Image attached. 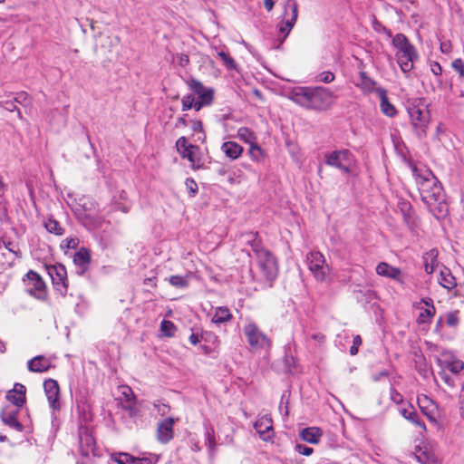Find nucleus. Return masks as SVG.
Segmentation results:
<instances>
[{"mask_svg": "<svg viewBox=\"0 0 464 464\" xmlns=\"http://www.w3.org/2000/svg\"><path fill=\"white\" fill-rule=\"evenodd\" d=\"M295 451L304 456H310L314 452V449L304 444L296 443L295 446Z\"/></svg>", "mask_w": 464, "mask_h": 464, "instance_id": "nucleus-53", "label": "nucleus"}, {"mask_svg": "<svg viewBox=\"0 0 464 464\" xmlns=\"http://www.w3.org/2000/svg\"><path fill=\"white\" fill-rule=\"evenodd\" d=\"M376 273L381 276H385L395 281L401 282V271L400 268L391 266L386 262H381L376 266Z\"/></svg>", "mask_w": 464, "mask_h": 464, "instance_id": "nucleus-22", "label": "nucleus"}, {"mask_svg": "<svg viewBox=\"0 0 464 464\" xmlns=\"http://www.w3.org/2000/svg\"><path fill=\"white\" fill-rule=\"evenodd\" d=\"M159 458L156 455H150L149 457L137 458V464H156Z\"/></svg>", "mask_w": 464, "mask_h": 464, "instance_id": "nucleus-58", "label": "nucleus"}, {"mask_svg": "<svg viewBox=\"0 0 464 464\" xmlns=\"http://www.w3.org/2000/svg\"><path fill=\"white\" fill-rule=\"evenodd\" d=\"M206 437H207L208 448L210 450H213L216 446L214 435L210 431L208 430L206 433Z\"/></svg>", "mask_w": 464, "mask_h": 464, "instance_id": "nucleus-64", "label": "nucleus"}, {"mask_svg": "<svg viewBox=\"0 0 464 464\" xmlns=\"http://www.w3.org/2000/svg\"><path fill=\"white\" fill-rule=\"evenodd\" d=\"M26 388L22 383H15L14 389L6 393V400L15 406V409H20L25 403Z\"/></svg>", "mask_w": 464, "mask_h": 464, "instance_id": "nucleus-14", "label": "nucleus"}, {"mask_svg": "<svg viewBox=\"0 0 464 464\" xmlns=\"http://www.w3.org/2000/svg\"><path fill=\"white\" fill-rule=\"evenodd\" d=\"M187 84L192 94L184 96L182 99L183 111L194 109L198 111L203 106H208L214 99L213 88H207L201 82L191 77L187 81Z\"/></svg>", "mask_w": 464, "mask_h": 464, "instance_id": "nucleus-3", "label": "nucleus"}, {"mask_svg": "<svg viewBox=\"0 0 464 464\" xmlns=\"http://www.w3.org/2000/svg\"><path fill=\"white\" fill-rule=\"evenodd\" d=\"M44 389L50 407L54 411L59 410L60 388L57 381L53 379L45 380L44 382Z\"/></svg>", "mask_w": 464, "mask_h": 464, "instance_id": "nucleus-13", "label": "nucleus"}, {"mask_svg": "<svg viewBox=\"0 0 464 464\" xmlns=\"http://www.w3.org/2000/svg\"><path fill=\"white\" fill-rule=\"evenodd\" d=\"M451 66L459 73L460 77H464V64L460 58L455 59L452 62Z\"/></svg>", "mask_w": 464, "mask_h": 464, "instance_id": "nucleus-59", "label": "nucleus"}, {"mask_svg": "<svg viewBox=\"0 0 464 464\" xmlns=\"http://www.w3.org/2000/svg\"><path fill=\"white\" fill-rule=\"evenodd\" d=\"M353 161V154L349 150H334L325 155V163L345 172H349Z\"/></svg>", "mask_w": 464, "mask_h": 464, "instance_id": "nucleus-10", "label": "nucleus"}, {"mask_svg": "<svg viewBox=\"0 0 464 464\" xmlns=\"http://www.w3.org/2000/svg\"><path fill=\"white\" fill-rule=\"evenodd\" d=\"M390 393L392 401H393L395 403H400L402 401L401 394L398 392L394 388H391Z\"/></svg>", "mask_w": 464, "mask_h": 464, "instance_id": "nucleus-63", "label": "nucleus"}, {"mask_svg": "<svg viewBox=\"0 0 464 464\" xmlns=\"http://www.w3.org/2000/svg\"><path fill=\"white\" fill-rule=\"evenodd\" d=\"M191 144L188 143V140L185 137H180L178 139L176 142V148L179 152V154L181 156L184 154L188 149H189Z\"/></svg>", "mask_w": 464, "mask_h": 464, "instance_id": "nucleus-48", "label": "nucleus"}, {"mask_svg": "<svg viewBox=\"0 0 464 464\" xmlns=\"http://www.w3.org/2000/svg\"><path fill=\"white\" fill-rule=\"evenodd\" d=\"M254 428L265 441H267L273 435L272 419L268 415L260 417L254 423Z\"/></svg>", "mask_w": 464, "mask_h": 464, "instance_id": "nucleus-17", "label": "nucleus"}, {"mask_svg": "<svg viewBox=\"0 0 464 464\" xmlns=\"http://www.w3.org/2000/svg\"><path fill=\"white\" fill-rule=\"evenodd\" d=\"M401 414L404 419L414 424L415 426L420 428L422 430H426V426L423 420L420 419L417 411L411 404H408L407 407H401L400 409Z\"/></svg>", "mask_w": 464, "mask_h": 464, "instance_id": "nucleus-23", "label": "nucleus"}, {"mask_svg": "<svg viewBox=\"0 0 464 464\" xmlns=\"http://www.w3.org/2000/svg\"><path fill=\"white\" fill-rule=\"evenodd\" d=\"M178 63L181 67H186L189 63V57L185 53H178L177 54Z\"/></svg>", "mask_w": 464, "mask_h": 464, "instance_id": "nucleus-61", "label": "nucleus"}, {"mask_svg": "<svg viewBox=\"0 0 464 464\" xmlns=\"http://www.w3.org/2000/svg\"><path fill=\"white\" fill-rule=\"evenodd\" d=\"M459 311H452L446 314V324L450 327H456L459 324Z\"/></svg>", "mask_w": 464, "mask_h": 464, "instance_id": "nucleus-47", "label": "nucleus"}, {"mask_svg": "<svg viewBox=\"0 0 464 464\" xmlns=\"http://www.w3.org/2000/svg\"><path fill=\"white\" fill-rule=\"evenodd\" d=\"M359 75H360L361 88L364 92H376V89H377V88H375L376 82L373 79H372L371 77H369L365 72H360Z\"/></svg>", "mask_w": 464, "mask_h": 464, "instance_id": "nucleus-30", "label": "nucleus"}, {"mask_svg": "<svg viewBox=\"0 0 464 464\" xmlns=\"http://www.w3.org/2000/svg\"><path fill=\"white\" fill-rule=\"evenodd\" d=\"M332 97V92L324 87L297 86L291 90L289 98L307 109L320 111L324 109Z\"/></svg>", "mask_w": 464, "mask_h": 464, "instance_id": "nucleus-2", "label": "nucleus"}, {"mask_svg": "<svg viewBox=\"0 0 464 464\" xmlns=\"http://www.w3.org/2000/svg\"><path fill=\"white\" fill-rule=\"evenodd\" d=\"M83 441H85V444L88 447L87 450H93L94 440H93V438L91 435L85 434L84 437L81 436V438H80L81 447H82ZM83 454L87 455L88 451L83 452Z\"/></svg>", "mask_w": 464, "mask_h": 464, "instance_id": "nucleus-55", "label": "nucleus"}, {"mask_svg": "<svg viewBox=\"0 0 464 464\" xmlns=\"http://www.w3.org/2000/svg\"><path fill=\"white\" fill-rule=\"evenodd\" d=\"M221 150L231 160H237L243 152V147L235 141H226L221 146Z\"/></svg>", "mask_w": 464, "mask_h": 464, "instance_id": "nucleus-26", "label": "nucleus"}, {"mask_svg": "<svg viewBox=\"0 0 464 464\" xmlns=\"http://www.w3.org/2000/svg\"><path fill=\"white\" fill-rule=\"evenodd\" d=\"M237 136L239 137L240 140H244L246 143H249V145L251 143L256 142L255 133L246 127L239 128L237 130Z\"/></svg>", "mask_w": 464, "mask_h": 464, "instance_id": "nucleus-39", "label": "nucleus"}, {"mask_svg": "<svg viewBox=\"0 0 464 464\" xmlns=\"http://www.w3.org/2000/svg\"><path fill=\"white\" fill-rule=\"evenodd\" d=\"M243 332L251 349L268 350L270 348L271 341L255 323L249 322L245 324Z\"/></svg>", "mask_w": 464, "mask_h": 464, "instance_id": "nucleus-6", "label": "nucleus"}, {"mask_svg": "<svg viewBox=\"0 0 464 464\" xmlns=\"http://www.w3.org/2000/svg\"><path fill=\"white\" fill-rule=\"evenodd\" d=\"M180 157L187 159L191 163L193 169H199L203 167L201 150L197 145H190L189 149Z\"/></svg>", "mask_w": 464, "mask_h": 464, "instance_id": "nucleus-19", "label": "nucleus"}, {"mask_svg": "<svg viewBox=\"0 0 464 464\" xmlns=\"http://www.w3.org/2000/svg\"><path fill=\"white\" fill-rule=\"evenodd\" d=\"M376 93L380 99V106L382 113L386 116H393L396 113V110L388 99L387 91L384 88L379 87L376 89Z\"/></svg>", "mask_w": 464, "mask_h": 464, "instance_id": "nucleus-25", "label": "nucleus"}, {"mask_svg": "<svg viewBox=\"0 0 464 464\" xmlns=\"http://www.w3.org/2000/svg\"><path fill=\"white\" fill-rule=\"evenodd\" d=\"M424 268L428 274H432L435 270V266H437V252L432 249L429 253H427V256H424Z\"/></svg>", "mask_w": 464, "mask_h": 464, "instance_id": "nucleus-31", "label": "nucleus"}, {"mask_svg": "<svg viewBox=\"0 0 464 464\" xmlns=\"http://www.w3.org/2000/svg\"><path fill=\"white\" fill-rule=\"evenodd\" d=\"M410 168L420 198L430 212L438 219L446 217L449 208L440 180L425 166L418 167L413 163H410Z\"/></svg>", "mask_w": 464, "mask_h": 464, "instance_id": "nucleus-1", "label": "nucleus"}, {"mask_svg": "<svg viewBox=\"0 0 464 464\" xmlns=\"http://www.w3.org/2000/svg\"><path fill=\"white\" fill-rule=\"evenodd\" d=\"M321 435L322 432L320 429L316 427L304 428L299 433V436L303 440L311 444H317Z\"/></svg>", "mask_w": 464, "mask_h": 464, "instance_id": "nucleus-27", "label": "nucleus"}, {"mask_svg": "<svg viewBox=\"0 0 464 464\" xmlns=\"http://www.w3.org/2000/svg\"><path fill=\"white\" fill-rule=\"evenodd\" d=\"M242 237L246 244L251 246L254 241H257L260 237L257 232H248L242 235Z\"/></svg>", "mask_w": 464, "mask_h": 464, "instance_id": "nucleus-56", "label": "nucleus"}, {"mask_svg": "<svg viewBox=\"0 0 464 464\" xmlns=\"http://www.w3.org/2000/svg\"><path fill=\"white\" fill-rule=\"evenodd\" d=\"M418 405H419L420 411H422V413L424 415H426L427 418L431 422H436L435 413H436L437 405L435 404V402L432 400H430L428 396L423 395L422 397L418 398Z\"/></svg>", "mask_w": 464, "mask_h": 464, "instance_id": "nucleus-21", "label": "nucleus"}, {"mask_svg": "<svg viewBox=\"0 0 464 464\" xmlns=\"http://www.w3.org/2000/svg\"><path fill=\"white\" fill-rule=\"evenodd\" d=\"M372 27L378 33H383L388 37L392 36V31L390 29H388L386 26H384L381 22L377 21L376 19H374V21L372 23Z\"/></svg>", "mask_w": 464, "mask_h": 464, "instance_id": "nucleus-50", "label": "nucleus"}, {"mask_svg": "<svg viewBox=\"0 0 464 464\" xmlns=\"http://www.w3.org/2000/svg\"><path fill=\"white\" fill-rule=\"evenodd\" d=\"M459 403L460 409V414L464 418V380L462 381V386L459 396Z\"/></svg>", "mask_w": 464, "mask_h": 464, "instance_id": "nucleus-62", "label": "nucleus"}, {"mask_svg": "<svg viewBox=\"0 0 464 464\" xmlns=\"http://www.w3.org/2000/svg\"><path fill=\"white\" fill-rule=\"evenodd\" d=\"M242 237L246 244L251 246L254 241H257L260 237L257 232H248L242 235Z\"/></svg>", "mask_w": 464, "mask_h": 464, "instance_id": "nucleus-57", "label": "nucleus"}, {"mask_svg": "<svg viewBox=\"0 0 464 464\" xmlns=\"http://www.w3.org/2000/svg\"><path fill=\"white\" fill-rule=\"evenodd\" d=\"M160 330L166 336H172L174 335L176 326L174 324L168 320H163L160 324Z\"/></svg>", "mask_w": 464, "mask_h": 464, "instance_id": "nucleus-46", "label": "nucleus"}, {"mask_svg": "<svg viewBox=\"0 0 464 464\" xmlns=\"http://www.w3.org/2000/svg\"><path fill=\"white\" fill-rule=\"evenodd\" d=\"M79 245V239L77 237L66 238L61 244L62 248L75 249Z\"/></svg>", "mask_w": 464, "mask_h": 464, "instance_id": "nucleus-51", "label": "nucleus"}, {"mask_svg": "<svg viewBox=\"0 0 464 464\" xmlns=\"http://www.w3.org/2000/svg\"><path fill=\"white\" fill-rule=\"evenodd\" d=\"M334 80V74L330 71H325L318 74L317 81L324 82V83H330Z\"/></svg>", "mask_w": 464, "mask_h": 464, "instance_id": "nucleus-54", "label": "nucleus"}, {"mask_svg": "<svg viewBox=\"0 0 464 464\" xmlns=\"http://www.w3.org/2000/svg\"><path fill=\"white\" fill-rule=\"evenodd\" d=\"M24 278L25 292L39 300H45L47 296L46 285L38 273L30 270Z\"/></svg>", "mask_w": 464, "mask_h": 464, "instance_id": "nucleus-8", "label": "nucleus"}, {"mask_svg": "<svg viewBox=\"0 0 464 464\" xmlns=\"http://www.w3.org/2000/svg\"><path fill=\"white\" fill-rule=\"evenodd\" d=\"M44 227L46 230L50 233H53L57 236H61L63 234V229L60 226V223L53 218H48L44 222Z\"/></svg>", "mask_w": 464, "mask_h": 464, "instance_id": "nucleus-38", "label": "nucleus"}, {"mask_svg": "<svg viewBox=\"0 0 464 464\" xmlns=\"http://www.w3.org/2000/svg\"><path fill=\"white\" fill-rule=\"evenodd\" d=\"M362 344V338L360 335H355L353 340V345L350 348V353L355 355L358 353L359 346Z\"/></svg>", "mask_w": 464, "mask_h": 464, "instance_id": "nucleus-60", "label": "nucleus"}, {"mask_svg": "<svg viewBox=\"0 0 464 464\" xmlns=\"http://www.w3.org/2000/svg\"><path fill=\"white\" fill-rule=\"evenodd\" d=\"M410 44L407 36L401 33L396 34L392 38L393 46L401 51L404 46Z\"/></svg>", "mask_w": 464, "mask_h": 464, "instance_id": "nucleus-43", "label": "nucleus"}, {"mask_svg": "<svg viewBox=\"0 0 464 464\" xmlns=\"http://www.w3.org/2000/svg\"><path fill=\"white\" fill-rule=\"evenodd\" d=\"M306 263L314 277L320 282L326 280L330 268L325 258L319 251H311L306 255Z\"/></svg>", "mask_w": 464, "mask_h": 464, "instance_id": "nucleus-7", "label": "nucleus"}, {"mask_svg": "<svg viewBox=\"0 0 464 464\" xmlns=\"http://www.w3.org/2000/svg\"><path fill=\"white\" fill-rule=\"evenodd\" d=\"M200 339L205 343L210 344L214 348H218L219 345L218 337L212 332L203 331L200 334Z\"/></svg>", "mask_w": 464, "mask_h": 464, "instance_id": "nucleus-40", "label": "nucleus"}, {"mask_svg": "<svg viewBox=\"0 0 464 464\" xmlns=\"http://www.w3.org/2000/svg\"><path fill=\"white\" fill-rule=\"evenodd\" d=\"M73 263L79 269L77 273L79 275L84 274L91 263L90 250L85 247L80 248L73 256Z\"/></svg>", "mask_w": 464, "mask_h": 464, "instance_id": "nucleus-18", "label": "nucleus"}, {"mask_svg": "<svg viewBox=\"0 0 464 464\" xmlns=\"http://www.w3.org/2000/svg\"><path fill=\"white\" fill-rule=\"evenodd\" d=\"M416 459L420 464H440L437 457L429 451H421Z\"/></svg>", "mask_w": 464, "mask_h": 464, "instance_id": "nucleus-35", "label": "nucleus"}, {"mask_svg": "<svg viewBox=\"0 0 464 464\" xmlns=\"http://www.w3.org/2000/svg\"><path fill=\"white\" fill-rule=\"evenodd\" d=\"M16 103L17 98H14V100H6L0 102V107L8 112H14L16 111L17 116H22L23 111L19 107H17Z\"/></svg>", "mask_w": 464, "mask_h": 464, "instance_id": "nucleus-36", "label": "nucleus"}, {"mask_svg": "<svg viewBox=\"0 0 464 464\" xmlns=\"http://www.w3.org/2000/svg\"><path fill=\"white\" fill-rule=\"evenodd\" d=\"M398 56L397 62L403 72H410L413 69V63L419 59V53L411 43L404 46Z\"/></svg>", "mask_w": 464, "mask_h": 464, "instance_id": "nucleus-12", "label": "nucleus"}, {"mask_svg": "<svg viewBox=\"0 0 464 464\" xmlns=\"http://www.w3.org/2000/svg\"><path fill=\"white\" fill-rule=\"evenodd\" d=\"M48 275L56 291L62 295H65L68 290L67 271L63 264H55L46 266Z\"/></svg>", "mask_w": 464, "mask_h": 464, "instance_id": "nucleus-9", "label": "nucleus"}, {"mask_svg": "<svg viewBox=\"0 0 464 464\" xmlns=\"http://www.w3.org/2000/svg\"><path fill=\"white\" fill-rule=\"evenodd\" d=\"M430 118H411V124L413 129L416 130L417 134L420 137L425 135V128L429 122Z\"/></svg>", "mask_w": 464, "mask_h": 464, "instance_id": "nucleus-32", "label": "nucleus"}, {"mask_svg": "<svg viewBox=\"0 0 464 464\" xmlns=\"http://www.w3.org/2000/svg\"><path fill=\"white\" fill-rule=\"evenodd\" d=\"M52 367L50 359L44 355H37L27 362V368L33 372H44Z\"/></svg>", "mask_w": 464, "mask_h": 464, "instance_id": "nucleus-20", "label": "nucleus"}, {"mask_svg": "<svg viewBox=\"0 0 464 464\" xmlns=\"http://www.w3.org/2000/svg\"><path fill=\"white\" fill-rule=\"evenodd\" d=\"M249 157L255 161H261L264 159V150L261 147L256 143H251L248 150Z\"/></svg>", "mask_w": 464, "mask_h": 464, "instance_id": "nucleus-37", "label": "nucleus"}, {"mask_svg": "<svg viewBox=\"0 0 464 464\" xmlns=\"http://www.w3.org/2000/svg\"><path fill=\"white\" fill-rule=\"evenodd\" d=\"M232 318V314L229 309L226 306H219L216 309L215 314L212 318V322L217 324H221L225 322L229 321Z\"/></svg>", "mask_w": 464, "mask_h": 464, "instance_id": "nucleus-29", "label": "nucleus"}, {"mask_svg": "<svg viewBox=\"0 0 464 464\" xmlns=\"http://www.w3.org/2000/svg\"><path fill=\"white\" fill-rule=\"evenodd\" d=\"M439 364L441 368L444 370H448L453 375H455L456 378H458V381H463L461 377H459V373L464 369V362L459 359H452V360H438Z\"/></svg>", "mask_w": 464, "mask_h": 464, "instance_id": "nucleus-24", "label": "nucleus"}, {"mask_svg": "<svg viewBox=\"0 0 464 464\" xmlns=\"http://www.w3.org/2000/svg\"><path fill=\"white\" fill-rule=\"evenodd\" d=\"M440 285L449 290L454 288L457 285L456 278L453 276L451 272L445 268L440 271Z\"/></svg>", "mask_w": 464, "mask_h": 464, "instance_id": "nucleus-28", "label": "nucleus"}, {"mask_svg": "<svg viewBox=\"0 0 464 464\" xmlns=\"http://www.w3.org/2000/svg\"><path fill=\"white\" fill-rule=\"evenodd\" d=\"M218 56L222 60L224 65L227 70L238 71L236 61L225 51L218 53Z\"/></svg>", "mask_w": 464, "mask_h": 464, "instance_id": "nucleus-34", "label": "nucleus"}, {"mask_svg": "<svg viewBox=\"0 0 464 464\" xmlns=\"http://www.w3.org/2000/svg\"><path fill=\"white\" fill-rule=\"evenodd\" d=\"M122 408L128 412L130 418H135L140 415V410L135 405V400L131 398L127 399V402L122 404Z\"/></svg>", "mask_w": 464, "mask_h": 464, "instance_id": "nucleus-42", "label": "nucleus"}, {"mask_svg": "<svg viewBox=\"0 0 464 464\" xmlns=\"http://www.w3.org/2000/svg\"><path fill=\"white\" fill-rule=\"evenodd\" d=\"M439 376L449 387H456L458 378L450 376L443 368H441V371L439 372Z\"/></svg>", "mask_w": 464, "mask_h": 464, "instance_id": "nucleus-45", "label": "nucleus"}, {"mask_svg": "<svg viewBox=\"0 0 464 464\" xmlns=\"http://www.w3.org/2000/svg\"><path fill=\"white\" fill-rule=\"evenodd\" d=\"M435 313V306H432V309H424L418 316L417 323L420 324L430 323Z\"/></svg>", "mask_w": 464, "mask_h": 464, "instance_id": "nucleus-44", "label": "nucleus"}, {"mask_svg": "<svg viewBox=\"0 0 464 464\" xmlns=\"http://www.w3.org/2000/svg\"><path fill=\"white\" fill-rule=\"evenodd\" d=\"M111 459L118 464H137V458L125 452L112 454Z\"/></svg>", "mask_w": 464, "mask_h": 464, "instance_id": "nucleus-33", "label": "nucleus"}, {"mask_svg": "<svg viewBox=\"0 0 464 464\" xmlns=\"http://www.w3.org/2000/svg\"><path fill=\"white\" fill-rule=\"evenodd\" d=\"M185 185L188 191L189 197H191V198L195 197L196 194L198 193V184L196 183V181L191 178H188L185 181Z\"/></svg>", "mask_w": 464, "mask_h": 464, "instance_id": "nucleus-49", "label": "nucleus"}, {"mask_svg": "<svg viewBox=\"0 0 464 464\" xmlns=\"http://www.w3.org/2000/svg\"><path fill=\"white\" fill-rule=\"evenodd\" d=\"M298 17V5L295 0H287L284 5L282 21L277 24L279 36L273 41L271 49L279 50L295 26Z\"/></svg>", "mask_w": 464, "mask_h": 464, "instance_id": "nucleus-4", "label": "nucleus"}, {"mask_svg": "<svg viewBox=\"0 0 464 464\" xmlns=\"http://www.w3.org/2000/svg\"><path fill=\"white\" fill-rule=\"evenodd\" d=\"M175 420L173 418H165L158 425L157 438L161 443H168L173 438V426Z\"/></svg>", "mask_w": 464, "mask_h": 464, "instance_id": "nucleus-15", "label": "nucleus"}, {"mask_svg": "<svg viewBox=\"0 0 464 464\" xmlns=\"http://www.w3.org/2000/svg\"><path fill=\"white\" fill-rule=\"evenodd\" d=\"M257 261L263 276L267 281H274L278 275L277 262L274 255L270 251L261 253V256L257 257Z\"/></svg>", "mask_w": 464, "mask_h": 464, "instance_id": "nucleus-11", "label": "nucleus"}, {"mask_svg": "<svg viewBox=\"0 0 464 464\" xmlns=\"http://www.w3.org/2000/svg\"><path fill=\"white\" fill-rule=\"evenodd\" d=\"M19 410L20 409L5 408L1 411L0 416H1L2 421L5 425L15 430L16 431L21 432L24 430V426L17 419Z\"/></svg>", "mask_w": 464, "mask_h": 464, "instance_id": "nucleus-16", "label": "nucleus"}, {"mask_svg": "<svg viewBox=\"0 0 464 464\" xmlns=\"http://www.w3.org/2000/svg\"><path fill=\"white\" fill-rule=\"evenodd\" d=\"M253 252L256 254V257L261 256V253L269 252L267 249H265L262 246V241L259 238L257 241H254V243L250 246Z\"/></svg>", "mask_w": 464, "mask_h": 464, "instance_id": "nucleus-52", "label": "nucleus"}, {"mask_svg": "<svg viewBox=\"0 0 464 464\" xmlns=\"http://www.w3.org/2000/svg\"><path fill=\"white\" fill-rule=\"evenodd\" d=\"M80 201L74 209L77 218L89 229L101 227L103 219L98 214L96 204L86 198H81Z\"/></svg>", "mask_w": 464, "mask_h": 464, "instance_id": "nucleus-5", "label": "nucleus"}, {"mask_svg": "<svg viewBox=\"0 0 464 464\" xmlns=\"http://www.w3.org/2000/svg\"><path fill=\"white\" fill-rule=\"evenodd\" d=\"M169 283L176 288H187L188 286V276H182L179 275L171 276L169 278Z\"/></svg>", "mask_w": 464, "mask_h": 464, "instance_id": "nucleus-41", "label": "nucleus"}]
</instances>
